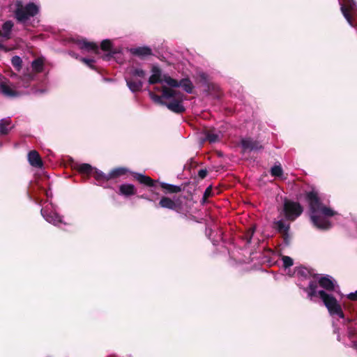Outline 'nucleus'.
Segmentation results:
<instances>
[{"label": "nucleus", "instance_id": "a211bd4d", "mask_svg": "<svg viewBox=\"0 0 357 357\" xmlns=\"http://www.w3.org/2000/svg\"><path fill=\"white\" fill-rule=\"evenodd\" d=\"M160 185L163 190H165V193H178L184 190L185 187V185L183 187H181L163 182L160 183Z\"/></svg>", "mask_w": 357, "mask_h": 357}, {"label": "nucleus", "instance_id": "20e7f679", "mask_svg": "<svg viewBox=\"0 0 357 357\" xmlns=\"http://www.w3.org/2000/svg\"><path fill=\"white\" fill-rule=\"evenodd\" d=\"M317 287L316 281H311L309 283L308 287L305 289V291L307 293V295L310 298L319 296L331 316L337 315L340 318H344V314L342 311V307L337 302V299L333 296L328 294L324 290L317 291Z\"/></svg>", "mask_w": 357, "mask_h": 357}, {"label": "nucleus", "instance_id": "4c0bfd02", "mask_svg": "<svg viewBox=\"0 0 357 357\" xmlns=\"http://www.w3.org/2000/svg\"><path fill=\"white\" fill-rule=\"evenodd\" d=\"M347 298L348 299L353 301H357V291H356L354 293H350L349 294H348Z\"/></svg>", "mask_w": 357, "mask_h": 357}, {"label": "nucleus", "instance_id": "5701e85b", "mask_svg": "<svg viewBox=\"0 0 357 357\" xmlns=\"http://www.w3.org/2000/svg\"><path fill=\"white\" fill-rule=\"evenodd\" d=\"M91 175L99 183L109 181L108 174H106L103 173L102 172L97 169L96 168H93V173L91 174Z\"/></svg>", "mask_w": 357, "mask_h": 357}, {"label": "nucleus", "instance_id": "4be33fe9", "mask_svg": "<svg viewBox=\"0 0 357 357\" xmlns=\"http://www.w3.org/2000/svg\"><path fill=\"white\" fill-rule=\"evenodd\" d=\"M273 225V228L280 234L290 231V225H286L282 220L275 221Z\"/></svg>", "mask_w": 357, "mask_h": 357}, {"label": "nucleus", "instance_id": "ea45409f", "mask_svg": "<svg viewBox=\"0 0 357 357\" xmlns=\"http://www.w3.org/2000/svg\"><path fill=\"white\" fill-rule=\"evenodd\" d=\"M0 89L5 90V89H8V88H6L5 86L1 85V88Z\"/></svg>", "mask_w": 357, "mask_h": 357}, {"label": "nucleus", "instance_id": "c9c22d12", "mask_svg": "<svg viewBox=\"0 0 357 357\" xmlns=\"http://www.w3.org/2000/svg\"><path fill=\"white\" fill-rule=\"evenodd\" d=\"M81 61L84 63L86 65H87L90 68H93V63H94V60L92 59H86V58H81Z\"/></svg>", "mask_w": 357, "mask_h": 357}, {"label": "nucleus", "instance_id": "72a5a7b5", "mask_svg": "<svg viewBox=\"0 0 357 357\" xmlns=\"http://www.w3.org/2000/svg\"><path fill=\"white\" fill-rule=\"evenodd\" d=\"M212 191L213 188L211 185H209L208 187L206 188L202 197L203 202H205L208 199V198L212 195Z\"/></svg>", "mask_w": 357, "mask_h": 357}, {"label": "nucleus", "instance_id": "f3484780", "mask_svg": "<svg viewBox=\"0 0 357 357\" xmlns=\"http://www.w3.org/2000/svg\"><path fill=\"white\" fill-rule=\"evenodd\" d=\"M100 47L103 51L107 52L106 54H105L102 56L103 59L109 60L114 54V52L111 50V47H112L111 40H109L108 39H105V40H102L101 43Z\"/></svg>", "mask_w": 357, "mask_h": 357}, {"label": "nucleus", "instance_id": "f8f14e48", "mask_svg": "<svg viewBox=\"0 0 357 357\" xmlns=\"http://www.w3.org/2000/svg\"><path fill=\"white\" fill-rule=\"evenodd\" d=\"M318 283L321 287L328 291H333L335 288V280L328 275L321 276Z\"/></svg>", "mask_w": 357, "mask_h": 357}, {"label": "nucleus", "instance_id": "c03bdc74", "mask_svg": "<svg viewBox=\"0 0 357 357\" xmlns=\"http://www.w3.org/2000/svg\"><path fill=\"white\" fill-rule=\"evenodd\" d=\"M0 49H4V46L0 43Z\"/></svg>", "mask_w": 357, "mask_h": 357}, {"label": "nucleus", "instance_id": "c756f323", "mask_svg": "<svg viewBox=\"0 0 357 357\" xmlns=\"http://www.w3.org/2000/svg\"><path fill=\"white\" fill-rule=\"evenodd\" d=\"M12 65L15 67V68L19 71L22 68V59L18 56H15L11 59Z\"/></svg>", "mask_w": 357, "mask_h": 357}, {"label": "nucleus", "instance_id": "7c9ffc66", "mask_svg": "<svg viewBox=\"0 0 357 357\" xmlns=\"http://www.w3.org/2000/svg\"><path fill=\"white\" fill-rule=\"evenodd\" d=\"M206 138L210 143H215L219 140V135L208 131L206 135Z\"/></svg>", "mask_w": 357, "mask_h": 357}, {"label": "nucleus", "instance_id": "dca6fc26", "mask_svg": "<svg viewBox=\"0 0 357 357\" xmlns=\"http://www.w3.org/2000/svg\"><path fill=\"white\" fill-rule=\"evenodd\" d=\"M75 169L83 176L86 178L93 173V167L88 163L77 165Z\"/></svg>", "mask_w": 357, "mask_h": 357}, {"label": "nucleus", "instance_id": "0eeeda50", "mask_svg": "<svg viewBox=\"0 0 357 357\" xmlns=\"http://www.w3.org/2000/svg\"><path fill=\"white\" fill-rule=\"evenodd\" d=\"M343 3L339 0L340 10L344 18L351 26H355L352 18L357 17V6L354 0H343Z\"/></svg>", "mask_w": 357, "mask_h": 357}, {"label": "nucleus", "instance_id": "9d476101", "mask_svg": "<svg viewBox=\"0 0 357 357\" xmlns=\"http://www.w3.org/2000/svg\"><path fill=\"white\" fill-rule=\"evenodd\" d=\"M241 146L244 151H257L263 149L259 142L253 140L251 138L243 139L241 142Z\"/></svg>", "mask_w": 357, "mask_h": 357}, {"label": "nucleus", "instance_id": "423d86ee", "mask_svg": "<svg viewBox=\"0 0 357 357\" xmlns=\"http://www.w3.org/2000/svg\"><path fill=\"white\" fill-rule=\"evenodd\" d=\"M282 211L286 220L294 221L302 214L303 208L300 203L285 198Z\"/></svg>", "mask_w": 357, "mask_h": 357}, {"label": "nucleus", "instance_id": "ddd939ff", "mask_svg": "<svg viewBox=\"0 0 357 357\" xmlns=\"http://www.w3.org/2000/svg\"><path fill=\"white\" fill-rule=\"evenodd\" d=\"M28 160L32 167L36 168H42L43 167V162L37 151L33 150L29 152Z\"/></svg>", "mask_w": 357, "mask_h": 357}, {"label": "nucleus", "instance_id": "f257e3e1", "mask_svg": "<svg viewBox=\"0 0 357 357\" xmlns=\"http://www.w3.org/2000/svg\"><path fill=\"white\" fill-rule=\"evenodd\" d=\"M305 199L308 205V213L313 225L321 230H328L332 223L327 218L333 217L337 213L322 202L319 193L312 190L305 193Z\"/></svg>", "mask_w": 357, "mask_h": 357}, {"label": "nucleus", "instance_id": "37998d69", "mask_svg": "<svg viewBox=\"0 0 357 357\" xmlns=\"http://www.w3.org/2000/svg\"><path fill=\"white\" fill-rule=\"evenodd\" d=\"M140 197L143 199H146L148 200H151L150 199L146 198L144 195H142Z\"/></svg>", "mask_w": 357, "mask_h": 357}, {"label": "nucleus", "instance_id": "aec40b11", "mask_svg": "<svg viewBox=\"0 0 357 357\" xmlns=\"http://www.w3.org/2000/svg\"><path fill=\"white\" fill-rule=\"evenodd\" d=\"M128 172L129 170L126 167H116L112 169L109 172V173L108 174V176L109 178V180L116 179L117 178H119L120 176L126 175Z\"/></svg>", "mask_w": 357, "mask_h": 357}, {"label": "nucleus", "instance_id": "2f4dec72", "mask_svg": "<svg viewBox=\"0 0 357 357\" xmlns=\"http://www.w3.org/2000/svg\"><path fill=\"white\" fill-rule=\"evenodd\" d=\"M131 74L133 76L139 77L141 78H144L146 76V72L143 69L139 68L133 69L131 72Z\"/></svg>", "mask_w": 357, "mask_h": 357}, {"label": "nucleus", "instance_id": "f704fd0d", "mask_svg": "<svg viewBox=\"0 0 357 357\" xmlns=\"http://www.w3.org/2000/svg\"><path fill=\"white\" fill-rule=\"evenodd\" d=\"M281 236L283 239V242L285 245H289L290 244L291 236L289 231H287L281 234Z\"/></svg>", "mask_w": 357, "mask_h": 357}, {"label": "nucleus", "instance_id": "7ed1b4c3", "mask_svg": "<svg viewBox=\"0 0 357 357\" xmlns=\"http://www.w3.org/2000/svg\"><path fill=\"white\" fill-rule=\"evenodd\" d=\"M149 84H160L170 88L181 87L183 89H192L193 85L188 78H183L180 80L172 77L169 74L165 73L158 65L151 66V75L149 77Z\"/></svg>", "mask_w": 357, "mask_h": 357}, {"label": "nucleus", "instance_id": "a878e982", "mask_svg": "<svg viewBox=\"0 0 357 357\" xmlns=\"http://www.w3.org/2000/svg\"><path fill=\"white\" fill-rule=\"evenodd\" d=\"M43 60L40 58L33 60L31 63V67L36 73H40L43 70Z\"/></svg>", "mask_w": 357, "mask_h": 357}, {"label": "nucleus", "instance_id": "1a4fd4ad", "mask_svg": "<svg viewBox=\"0 0 357 357\" xmlns=\"http://www.w3.org/2000/svg\"><path fill=\"white\" fill-rule=\"evenodd\" d=\"M40 213L46 221L55 226L62 222L61 218L54 212L49 211L47 209L43 208L40 210Z\"/></svg>", "mask_w": 357, "mask_h": 357}, {"label": "nucleus", "instance_id": "f03ea898", "mask_svg": "<svg viewBox=\"0 0 357 357\" xmlns=\"http://www.w3.org/2000/svg\"><path fill=\"white\" fill-rule=\"evenodd\" d=\"M161 94L157 95L155 91H149L151 99L157 105L165 106L171 112L181 114L185 112L183 105L184 95L180 91H160Z\"/></svg>", "mask_w": 357, "mask_h": 357}, {"label": "nucleus", "instance_id": "e433bc0d", "mask_svg": "<svg viewBox=\"0 0 357 357\" xmlns=\"http://www.w3.org/2000/svg\"><path fill=\"white\" fill-rule=\"evenodd\" d=\"M208 174V172L206 169H202L200 170H199L198 172V176L201 178V179H204L206 177Z\"/></svg>", "mask_w": 357, "mask_h": 357}, {"label": "nucleus", "instance_id": "39448f33", "mask_svg": "<svg viewBox=\"0 0 357 357\" xmlns=\"http://www.w3.org/2000/svg\"><path fill=\"white\" fill-rule=\"evenodd\" d=\"M15 6V17L22 23L26 22L30 17L36 15L40 9L39 6L34 3H29L24 6L20 0L16 1Z\"/></svg>", "mask_w": 357, "mask_h": 357}, {"label": "nucleus", "instance_id": "a18cd8bd", "mask_svg": "<svg viewBox=\"0 0 357 357\" xmlns=\"http://www.w3.org/2000/svg\"><path fill=\"white\" fill-rule=\"evenodd\" d=\"M70 54L73 56H75L77 58V56H75V54L74 53H70Z\"/></svg>", "mask_w": 357, "mask_h": 357}, {"label": "nucleus", "instance_id": "2eb2a0df", "mask_svg": "<svg viewBox=\"0 0 357 357\" xmlns=\"http://www.w3.org/2000/svg\"><path fill=\"white\" fill-rule=\"evenodd\" d=\"M137 190L134 185L130 183H124L119 187V194L125 197L135 195Z\"/></svg>", "mask_w": 357, "mask_h": 357}, {"label": "nucleus", "instance_id": "393cba45", "mask_svg": "<svg viewBox=\"0 0 357 357\" xmlns=\"http://www.w3.org/2000/svg\"><path fill=\"white\" fill-rule=\"evenodd\" d=\"M10 120L3 119L0 120V134L2 135H6L8 133L9 129L8 126L10 124Z\"/></svg>", "mask_w": 357, "mask_h": 357}, {"label": "nucleus", "instance_id": "a19ab883", "mask_svg": "<svg viewBox=\"0 0 357 357\" xmlns=\"http://www.w3.org/2000/svg\"><path fill=\"white\" fill-rule=\"evenodd\" d=\"M188 93L193 94L195 91H186Z\"/></svg>", "mask_w": 357, "mask_h": 357}, {"label": "nucleus", "instance_id": "58836bf2", "mask_svg": "<svg viewBox=\"0 0 357 357\" xmlns=\"http://www.w3.org/2000/svg\"><path fill=\"white\" fill-rule=\"evenodd\" d=\"M199 77H200V80L204 83V84H206L207 83V75L204 73H202L199 74Z\"/></svg>", "mask_w": 357, "mask_h": 357}, {"label": "nucleus", "instance_id": "79ce46f5", "mask_svg": "<svg viewBox=\"0 0 357 357\" xmlns=\"http://www.w3.org/2000/svg\"><path fill=\"white\" fill-rule=\"evenodd\" d=\"M127 84L128 86V87L131 89V84L129 82H127Z\"/></svg>", "mask_w": 357, "mask_h": 357}, {"label": "nucleus", "instance_id": "b1692460", "mask_svg": "<svg viewBox=\"0 0 357 357\" xmlns=\"http://www.w3.org/2000/svg\"><path fill=\"white\" fill-rule=\"evenodd\" d=\"M22 95V91H0V96L5 98H15Z\"/></svg>", "mask_w": 357, "mask_h": 357}, {"label": "nucleus", "instance_id": "4468645a", "mask_svg": "<svg viewBox=\"0 0 357 357\" xmlns=\"http://www.w3.org/2000/svg\"><path fill=\"white\" fill-rule=\"evenodd\" d=\"M79 49L86 52H93L98 54L99 47L96 43L89 42L86 40H81L77 42Z\"/></svg>", "mask_w": 357, "mask_h": 357}, {"label": "nucleus", "instance_id": "6e6552de", "mask_svg": "<svg viewBox=\"0 0 357 357\" xmlns=\"http://www.w3.org/2000/svg\"><path fill=\"white\" fill-rule=\"evenodd\" d=\"M161 208L170 209L176 212H179L182 209V202L179 198L172 200L168 197H162L159 203Z\"/></svg>", "mask_w": 357, "mask_h": 357}, {"label": "nucleus", "instance_id": "9b49d317", "mask_svg": "<svg viewBox=\"0 0 357 357\" xmlns=\"http://www.w3.org/2000/svg\"><path fill=\"white\" fill-rule=\"evenodd\" d=\"M132 175L133 176L134 178L137 180L139 183L148 187H154L155 183L158 182L156 180L152 179L149 176L140 173L132 172Z\"/></svg>", "mask_w": 357, "mask_h": 357}, {"label": "nucleus", "instance_id": "cd10ccee", "mask_svg": "<svg viewBox=\"0 0 357 357\" xmlns=\"http://www.w3.org/2000/svg\"><path fill=\"white\" fill-rule=\"evenodd\" d=\"M255 227H252L249 228L243 235V239L246 241L248 244H250L252 241V238L255 234Z\"/></svg>", "mask_w": 357, "mask_h": 357}, {"label": "nucleus", "instance_id": "412c9836", "mask_svg": "<svg viewBox=\"0 0 357 357\" xmlns=\"http://www.w3.org/2000/svg\"><path fill=\"white\" fill-rule=\"evenodd\" d=\"M130 52L136 56L144 57L149 55H151L152 53V51L151 48L149 47H139L135 48H132L130 50Z\"/></svg>", "mask_w": 357, "mask_h": 357}, {"label": "nucleus", "instance_id": "473e14b6", "mask_svg": "<svg viewBox=\"0 0 357 357\" xmlns=\"http://www.w3.org/2000/svg\"><path fill=\"white\" fill-rule=\"evenodd\" d=\"M282 261L283 262V266L285 268H289L294 264L293 259L289 256H283L282 257Z\"/></svg>", "mask_w": 357, "mask_h": 357}, {"label": "nucleus", "instance_id": "6ab92c4d", "mask_svg": "<svg viewBox=\"0 0 357 357\" xmlns=\"http://www.w3.org/2000/svg\"><path fill=\"white\" fill-rule=\"evenodd\" d=\"M13 27V23L12 21L8 20L3 23L2 29L0 31V38L8 39L10 36L11 30Z\"/></svg>", "mask_w": 357, "mask_h": 357}, {"label": "nucleus", "instance_id": "bb28decb", "mask_svg": "<svg viewBox=\"0 0 357 357\" xmlns=\"http://www.w3.org/2000/svg\"><path fill=\"white\" fill-rule=\"evenodd\" d=\"M296 273L299 276H302L305 278H307L309 276L312 275L313 278H317L318 274H312L310 271L305 267H300L297 269Z\"/></svg>", "mask_w": 357, "mask_h": 357}, {"label": "nucleus", "instance_id": "c85d7f7f", "mask_svg": "<svg viewBox=\"0 0 357 357\" xmlns=\"http://www.w3.org/2000/svg\"><path fill=\"white\" fill-rule=\"evenodd\" d=\"M271 174L275 177H280L283 174V170L280 165H275L271 169Z\"/></svg>", "mask_w": 357, "mask_h": 357}]
</instances>
